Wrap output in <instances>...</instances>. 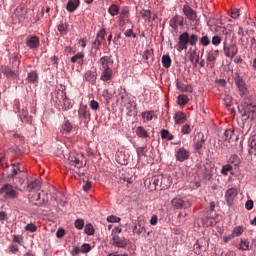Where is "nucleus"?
I'll return each instance as SVG.
<instances>
[{"label":"nucleus","instance_id":"obj_1","mask_svg":"<svg viewBox=\"0 0 256 256\" xmlns=\"http://www.w3.org/2000/svg\"><path fill=\"white\" fill-rule=\"evenodd\" d=\"M69 165L76 169H83L87 165L85 161V155L83 153L70 152L68 157Z\"/></svg>","mask_w":256,"mask_h":256},{"label":"nucleus","instance_id":"obj_2","mask_svg":"<svg viewBox=\"0 0 256 256\" xmlns=\"http://www.w3.org/2000/svg\"><path fill=\"white\" fill-rule=\"evenodd\" d=\"M122 105L127 109V115H137V103L127 96H122Z\"/></svg>","mask_w":256,"mask_h":256},{"label":"nucleus","instance_id":"obj_3","mask_svg":"<svg viewBox=\"0 0 256 256\" xmlns=\"http://www.w3.org/2000/svg\"><path fill=\"white\" fill-rule=\"evenodd\" d=\"M243 121H247L250 119L251 121H255L256 119V104L250 103L248 104L245 112L242 114Z\"/></svg>","mask_w":256,"mask_h":256},{"label":"nucleus","instance_id":"obj_4","mask_svg":"<svg viewBox=\"0 0 256 256\" xmlns=\"http://www.w3.org/2000/svg\"><path fill=\"white\" fill-rule=\"evenodd\" d=\"M171 205L175 209H189L193 203L190 200H183L179 197H175L171 200Z\"/></svg>","mask_w":256,"mask_h":256},{"label":"nucleus","instance_id":"obj_5","mask_svg":"<svg viewBox=\"0 0 256 256\" xmlns=\"http://www.w3.org/2000/svg\"><path fill=\"white\" fill-rule=\"evenodd\" d=\"M215 219H217V211H206L202 218L203 225L205 227H213L215 225Z\"/></svg>","mask_w":256,"mask_h":256},{"label":"nucleus","instance_id":"obj_6","mask_svg":"<svg viewBox=\"0 0 256 256\" xmlns=\"http://www.w3.org/2000/svg\"><path fill=\"white\" fill-rule=\"evenodd\" d=\"M169 25L174 29V31H177L179 27L180 29H183V27H185V18L180 15H175L171 18Z\"/></svg>","mask_w":256,"mask_h":256},{"label":"nucleus","instance_id":"obj_7","mask_svg":"<svg viewBox=\"0 0 256 256\" xmlns=\"http://www.w3.org/2000/svg\"><path fill=\"white\" fill-rule=\"evenodd\" d=\"M223 48H224V54L229 59H233V57H235V55H237V52H238L237 44L227 45V41H224Z\"/></svg>","mask_w":256,"mask_h":256},{"label":"nucleus","instance_id":"obj_8","mask_svg":"<svg viewBox=\"0 0 256 256\" xmlns=\"http://www.w3.org/2000/svg\"><path fill=\"white\" fill-rule=\"evenodd\" d=\"M248 155L256 157V134H251L247 141Z\"/></svg>","mask_w":256,"mask_h":256},{"label":"nucleus","instance_id":"obj_9","mask_svg":"<svg viewBox=\"0 0 256 256\" xmlns=\"http://www.w3.org/2000/svg\"><path fill=\"white\" fill-rule=\"evenodd\" d=\"M111 245L118 247L119 249H125L127 247V238L119 237L117 234H113L111 239Z\"/></svg>","mask_w":256,"mask_h":256},{"label":"nucleus","instance_id":"obj_10","mask_svg":"<svg viewBox=\"0 0 256 256\" xmlns=\"http://www.w3.org/2000/svg\"><path fill=\"white\" fill-rule=\"evenodd\" d=\"M3 193L10 199H16L17 197V191L13 189V185L11 184H4V186L0 188V195H3Z\"/></svg>","mask_w":256,"mask_h":256},{"label":"nucleus","instance_id":"obj_11","mask_svg":"<svg viewBox=\"0 0 256 256\" xmlns=\"http://www.w3.org/2000/svg\"><path fill=\"white\" fill-rule=\"evenodd\" d=\"M182 11L185 17L188 19V21H192V22L197 21V12L193 10L191 6H189L188 4H185L183 6Z\"/></svg>","mask_w":256,"mask_h":256},{"label":"nucleus","instance_id":"obj_12","mask_svg":"<svg viewBox=\"0 0 256 256\" xmlns=\"http://www.w3.org/2000/svg\"><path fill=\"white\" fill-rule=\"evenodd\" d=\"M78 117L80 121H87V119H91V113L89 112V108L85 104H81L78 110Z\"/></svg>","mask_w":256,"mask_h":256},{"label":"nucleus","instance_id":"obj_13","mask_svg":"<svg viewBox=\"0 0 256 256\" xmlns=\"http://www.w3.org/2000/svg\"><path fill=\"white\" fill-rule=\"evenodd\" d=\"M236 197H237V188L232 187L226 191L225 199L229 207L233 205V201L235 200Z\"/></svg>","mask_w":256,"mask_h":256},{"label":"nucleus","instance_id":"obj_14","mask_svg":"<svg viewBox=\"0 0 256 256\" xmlns=\"http://www.w3.org/2000/svg\"><path fill=\"white\" fill-rule=\"evenodd\" d=\"M234 81L239 89L240 95H246L247 94V84L245 83V80H243V77L237 76V77H235Z\"/></svg>","mask_w":256,"mask_h":256},{"label":"nucleus","instance_id":"obj_15","mask_svg":"<svg viewBox=\"0 0 256 256\" xmlns=\"http://www.w3.org/2000/svg\"><path fill=\"white\" fill-rule=\"evenodd\" d=\"M189 151L185 148H179L176 151V161H179L180 163H183V161H187V159H189Z\"/></svg>","mask_w":256,"mask_h":256},{"label":"nucleus","instance_id":"obj_16","mask_svg":"<svg viewBox=\"0 0 256 256\" xmlns=\"http://www.w3.org/2000/svg\"><path fill=\"white\" fill-rule=\"evenodd\" d=\"M19 119L22 123H27L28 125H31L33 123V118L29 116V111L27 110V106H22V114L19 116Z\"/></svg>","mask_w":256,"mask_h":256},{"label":"nucleus","instance_id":"obj_17","mask_svg":"<svg viewBox=\"0 0 256 256\" xmlns=\"http://www.w3.org/2000/svg\"><path fill=\"white\" fill-rule=\"evenodd\" d=\"M0 71L7 79H17V77H19V74L9 68V66H1Z\"/></svg>","mask_w":256,"mask_h":256},{"label":"nucleus","instance_id":"obj_18","mask_svg":"<svg viewBox=\"0 0 256 256\" xmlns=\"http://www.w3.org/2000/svg\"><path fill=\"white\" fill-rule=\"evenodd\" d=\"M36 201L38 203H36L35 205H38V207H42V205H47V203H49V195L45 191H42V193L37 194Z\"/></svg>","mask_w":256,"mask_h":256},{"label":"nucleus","instance_id":"obj_19","mask_svg":"<svg viewBox=\"0 0 256 256\" xmlns=\"http://www.w3.org/2000/svg\"><path fill=\"white\" fill-rule=\"evenodd\" d=\"M203 145H205V134H203V132H198L196 134V142L194 144L196 151L203 149Z\"/></svg>","mask_w":256,"mask_h":256},{"label":"nucleus","instance_id":"obj_20","mask_svg":"<svg viewBox=\"0 0 256 256\" xmlns=\"http://www.w3.org/2000/svg\"><path fill=\"white\" fill-rule=\"evenodd\" d=\"M173 183V178L171 176L162 175L160 178V187L162 190L169 189Z\"/></svg>","mask_w":256,"mask_h":256},{"label":"nucleus","instance_id":"obj_21","mask_svg":"<svg viewBox=\"0 0 256 256\" xmlns=\"http://www.w3.org/2000/svg\"><path fill=\"white\" fill-rule=\"evenodd\" d=\"M23 105L27 109V102L20 101L18 99H16V101H14V112L18 113V117H21V115H23Z\"/></svg>","mask_w":256,"mask_h":256},{"label":"nucleus","instance_id":"obj_22","mask_svg":"<svg viewBox=\"0 0 256 256\" xmlns=\"http://www.w3.org/2000/svg\"><path fill=\"white\" fill-rule=\"evenodd\" d=\"M173 119H174L176 125H183V123H185V121H187V114H185L181 111H178L174 114Z\"/></svg>","mask_w":256,"mask_h":256},{"label":"nucleus","instance_id":"obj_23","mask_svg":"<svg viewBox=\"0 0 256 256\" xmlns=\"http://www.w3.org/2000/svg\"><path fill=\"white\" fill-rule=\"evenodd\" d=\"M26 80L32 85H37V83H39V74L36 72V70H32L27 74Z\"/></svg>","mask_w":256,"mask_h":256},{"label":"nucleus","instance_id":"obj_24","mask_svg":"<svg viewBox=\"0 0 256 256\" xmlns=\"http://www.w3.org/2000/svg\"><path fill=\"white\" fill-rule=\"evenodd\" d=\"M39 37L38 36H31L27 41H26V45L27 47H29L30 49H37V47H39Z\"/></svg>","mask_w":256,"mask_h":256},{"label":"nucleus","instance_id":"obj_25","mask_svg":"<svg viewBox=\"0 0 256 256\" xmlns=\"http://www.w3.org/2000/svg\"><path fill=\"white\" fill-rule=\"evenodd\" d=\"M223 141H226V143H231L235 139V130L233 129H227L224 131V134L222 136Z\"/></svg>","mask_w":256,"mask_h":256},{"label":"nucleus","instance_id":"obj_26","mask_svg":"<svg viewBox=\"0 0 256 256\" xmlns=\"http://www.w3.org/2000/svg\"><path fill=\"white\" fill-rule=\"evenodd\" d=\"M80 1L79 0H69L67 5H66V10L69 13H74V11H77L79 8Z\"/></svg>","mask_w":256,"mask_h":256},{"label":"nucleus","instance_id":"obj_27","mask_svg":"<svg viewBox=\"0 0 256 256\" xmlns=\"http://www.w3.org/2000/svg\"><path fill=\"white\" fill-rule=\"evenodd\" d=\"M217 57H219V50H210L206 52L207 63H213L214 61H217Z\"/></svg>","mask_w":256,"mask_h":256},{"label":"nucleus","instance_id":"obj_28","mask_svg":"<svg viewBox=\"0 0 256 256\" xmlns=\"http://www.w3.org/2000/svg\"><path fill=\"white\" fill-rule=\"evenodd\" d=\"M60 131H61V133H63V135H67L71 131H73V125L71 124V122H69V120H65L64 123L61 126Z\"/></svg>","mask_w":256,"mask_h":256},{"label":"nucleus","instance_id":"obj_29","mask_svg":"<svg viewBox=\"0 0 256 256\" xmlns=\"http://www.w3.org/2000/svg\"><path fill=\"white\" fill-rule=\"evenodd\" d=\"M84 79L85 81H88V83H95L97 81V73L91 70H88L84 74Z\"/></svg>","mask_w":256,"mask_h":256},{"label":"nucleus","instance_id":"obj_30","mask_svg":"<svg viewBox=\"0 0 256 256\" xmlns=\"http://www.w3.org/2000/svg\"><path fill=\"white\" fill-rule=\"evenodd\" d=\"M135 149H136L138 159H141V157H147V151H149L147 149V144H144L141 147L136 146Z\"/></svg>","mask_w":256,"mask_h":256},{"label":"nucleus","instance_id":"obj_31","mask_svg":"<svg viewBox=\"0 0 256 256\" xmlns=\"http://www.w3.org/2000/svg\"><path fill=\"white\" fill-rule=\"evenodd\" d=\"M161 139L164 141H173L175 139V136L169 132L167 129H162L160 131Z\"/></svg>","mask_w":256,"mask_h":256},{"label":"nucleus","instance_id":"obj_32","mask_svg":"<svg viewBox=\"0 0 256 256\" xmlns=\"http://www.w3.org/2000/svg\"><path fill=\"white\" fill-rule=\"evenodd\" d=\"M99 63L102 66V69H110L109 63H113V60H111V56H103L100 58Z\"/></svg>","mask_w":256,"mask_h":256},{"label":"nucleus","instance_id":"obj_33","mask_svg":"<svg viewBox=\"0 0 256 256\" xmlns=\"http://www.w3.org/2000/svg\"><path fill=\"white\" fill-rule=\"evenodd\" d=\"M136 135L137 137H140V139H147V137H149V132H147L143 126H138L136 128Z\"/></svg>","mask_w":256,"mask_h":256},{"label":"nucleus","instance_id":"obj_34","mask_svg":"<svg viewBox=\"0 0 256 256\" xmlns=\"http://www.w3.org/2000/svg\"><path fill=\"white\" fill-rule=\"evenodd\" d=\"M112 76H113V70H111V68H106L102 72L101 80L102 81H111Z\"/></svg>","mask_w":256,"mask_h":256},{"label":"nucleus","instance_id":"obj_35","mask_svg":"<svg viewBox=\"0 0 256 256\" xmlns=\"http://www.w3.org/2000/svg\"><path fill=\"white\" fill-rule=\"evenodd\" d=\"M229 163L234 165V167H239L241 165V158L237 154H232L229 158Z\"/></svg>","mask_w":256,"mask_h":256},{"label":"nucleus","instance_id":"obj_36","mask_svg":"<svg viewBox=\"0 0 256 256\" xmlns=\"http://www.w3.org/2000/svg\"><path fill=\"white\" fill-rule=\"evenodd\" d=\"M25 8L24 7H17L15 9L14 15L18 17L19 21H23L25 19Z\"/></svg>","mask_w":256,"mask_h":256},{"label":"nucleus","instance_id":"obj_37","mask_svg":"<svg viewBox=\"0 0 256 256\" xmlns=\"http://www.w3.org/2000/svg\"><path fill=\"white\" fill-rule=\"evenodd\" d=\"M35 187H39V182L37 180H27L26 191L31 193Z\"/></svg>","mask_w":256,"mask_h":256},{"label":"nucleus","instance_id":"obj_38","mask_svg":"<svg viewBox=\"0 0 256 256\" xmlns=\"http://www.w3.org/2000/svg\"><path fill=\"white\" fill-rule=\"evenodd\" d=\"M154 50L153 49H146L143 54L142 57L145 61H149V59H152V61H154Z\"/></svg>","mask_w":256,"mask_h":256},{"label":"nucleus","instance_id":"obj_39","mask_svg":"<svg viewBox=\"0 0 256 256\" xmlns=\"http://www.w3.org/2000/svg\"><path fill=\"white\" fill-rule=\"evenodd\" d=\"M203 249V241L197 240L193 246V251L195 255H201V250Z\"/></svg>","mask_w":256,"mask_h":256},{"label":"nucleus","instance_id":"obj_40","mask_svg":"<svg viewBox=\"0 0 256 256\" xmlns=\"http://www.w3.org/2000/svg\"><path fill=\"white\" fill-rule=\"evenodd\" d=\"M108 13H110L112 17L119 15V6L117 4H111L108 8Z\"/></svg>","mask_w":256,"mask_h":256},{"label":"nucleus","instance_id":"obj_41","mask_svg":"<svg viewBox=\"0 0 256 256\" xmlns=\"http://www.w3.org/2000/svg\"><path fill=\"white\" fill-rule=\"evenodd\" d=\"M199 41V36L197 34H191L188 36V45H191V47H195Z\"/></svg>","mask_w":256,"mask_h":256},{"label":"nucleus","instance_id":"obj_42","mask_svg":"<svg viewBox=\"0 0 256 256\" xmlns=\"http://www.w3.org/2000/svg\"><path fill=\"white\" fill-rule=\"evenodd\" d=\"M162 65L165 69H169V67H171V56L163 55L162 56Z\"/></svg>","mask_w":256,"mask_h":256},{"label":"nucleus","instance_id":"obj_43","mask_svg":"<svg viewBox=\"0 0 256 256\" xmlns=\"http://www.w3.org/2000/svg\"><path fill=\"white\" fill-rule=\"evenodd\" d=\"M178 99V105H187L189 103V97L185 94H180L177 97Z\"/></svg>","mask_w":256,"mask_h":256},{"label":"nucleus","instance_id":"obj_44","mask_svg":"<svg viewBox=\"0 0 256 256\" xmlns=\"http://www.w3.org/2000/svg\"><path fill=\"white\" fill-rule=\"evenodd\" d=\"M140 15L144 21L151 22V10H142L140 11Z\"/></svg>","mask_w":256,"mask_h":256},{"label":"nucleus","instance_id":"obj_45","mask_svg":"<svg viewBox=\"0 0 256 256\" xmlns=\"http://www.w3.org/2000/svg\"><path fill=\"white\" fill-rule=\"evenodd\" d=\"M84 233L86 235H95V228H93V224L89 223V224H86L85 227H84Z\"/></svg>","mask_w":256,"mask_h":256},{"label":"nucleus","instance_id":"obj_46","mask_svg":"<svg viewBox=\"0 0 256 256\" xmlns=\"http://www.w3.org/2000/svg\"><path fill=\"white\" fill-rule=\"evenodd\" d=\"M99 47H101V40L96 38L92 43V53H94V55H97V51H99Z\"/></svg>","mask_w":256,"mask_h":256},{"label":"nucleus","instance_id":"obj_47","mask_svg":"<svg viewBox=\"0 0 256 256\" xmlns=\"http://www.w3.org/2000/svg\"><path fill=\"white\" fill-rule=\"evenodd\" d=\"M178 41L180 43H186L189 45V32H184L182 33L179 38H178Z\"/></svg>","mask_w":256,"mask_h":256},{"label":"nucleus","instance_id":"obj_48","mask_svg":"<svg viewBox=\"0 0 256 256\" xmlns=\"http://www.w3.org/2000/svg\"><path fill=\"white\" fill-rule=\"evenodd\" d=\"M73 104L67 100V96L63 99V106H62V111H69V109H72Z\"/></svg>","mask_w":256,"mask_h":256},{"label":"nucleus","instance_id":"obj_49","mask_svg":"<svg viewBox=\"0 0 256 256\" xmlns=\"http://www.w3.org/2000/svg\"><path fill=\"white\" fill-rule=\"evenodd\" d=\"M143 231H145V227L141 226V223H138L133 227V233H136V235H141Z\"/></svg>","mask_w":256,"mask_h":256},{"label":"nucleus","instance_id":"obj_50","mask_svg":"<svg viewBox=\"0 0 256 256\" xmlns=\"http://www.w3.org/2000/svg\"><path fill=\"white\" fill-rule=\"evenodd\" d=\"M239 249L241 251H249V240H241Z\"/></svg>","mask_w":256,"mask_h":256},{"label":"nucleus","instance_id":"obj_51","mask_svg":"<svg viewBox=\"0 0 256 256\" xmlns=\"http://www.w3.org/2000/svg\"><path fill=\"white\" fill-rule=\"evenodd\" d=\"M229 171H233V166L231 164H225L222 166L221 173L222 175H228Z\"/></svg>","mask_w":256,"mask_h":256},{"label":"nucleus","instance_id":"obj_52","mask_svg":"<svg viewBox=\"0 0 256 256\" xmlns=\"http://www.w3.org/2000/svg\"><path fill=\"white\" fill-rule=\"evenodd\" d=\"M244 229L242 226H237L233 229L232 236L233 237H239V235H242Z\"/></svg>","mask_w":256,"mask_h":256},{"label":"nucleus","instance_id":"obj_53","mask_svg":"<svg viewBox=\"0 0 256 256\" xmlns=\"http://www.w3.org/2000/svg\"><path fill=\"white\" fill-rule=\"evenodd\" d=\"M200 45H203L204 47L211 45V40L209 39V36H202L200 38Z\"/></svg>","mask_w":256,"mask_h":256},{"label":"nucleus","instance_id":"obj_54","mask_svg":"<svg viewBox=\"0 0 256 256\" xmlns=\"http://www.w3.org/2000/svg\"><path fill=\"white\" fill-rule=\"evenodd\" d=\"M84 57L85 55L83 54V52H78L76 55L71 57V63H77L79 59H83Z\"/></svg>","mask_w":256,"mask_h":256},{"label":"nucleus","instance_id":"obj_55","mask_svg":"<svg viewBox=\"0 0 256 256\" xmlns=\"http://www.w3.org/2000/svg\"><path fill=\"white\" fill-rule=\"evenodd\" d=\"M141 117L146 119V121H153V112H142Z\"/></svg>","mask_w":256,"mask_h":256},{"label":"nucleus","instance_id":"obj_56","mask_svg":"<svg viewBox=\"0 0 256 256\" xmlns=\"http://www.w3.org/2000/svg\"><path fill=\"white\" fill-rule=\"evenodd\" d=\"M57 29L60 35H67V24H59L57 26Z\"/></svg>","mask_w":256,"mask_h":256},{"label":"nucleus","instance_id":"obj_57","mask_svg":"<svg viewBox=\"0 0 256 256\" xmlns=\"http://www.w3.org/2000/svg\"><path fill=\"white\" fill-rule=\"evenodd\" d=\"M25 231H29V233H35L37 231V226L33 223L27 224L25 226Z\"/></svg>","mask_w":256,"mask_h":256},{"label":"nucleus","instance_id":"obj_58","mask_svg":"<svg viewBox=\"0 0 256 256\" xmlns=\"http://www.w3.org/2000/svg\"><path fill=\"white\" fill-rule=\"evenodd\" d=\"M12 65H14L16 69H19V65H21V60L19 59V55H14L12 57Z\"/></svg>","mask_w":256,"mask_h":256},{"label":"nucleus","instance_id":"obj_59","mask_svg":"<svg viewBox=\"0 0 256 256\" xmlns=\"http://www.w3.org/2000/svg\"><path fill=\"white\" fill-rule=\"evenodd\" d=\"M74 225L76 227V229H83V227H85V221L83 219H77L75 222H74Z\"/></svg>","mask_w":256,"mask_h":256},{"label":"nucleus","instance_id":"obj_60","mask_svg":"<svg viewBox=\"0 0 256 256\" xmlns=\"http://www.w3.org/2000/svg\"><path fill=\"white\" fill-rule=\"evenodd\" d=\"M182 135H189L191 133V125L185 124L181 129Z\"/></svg>","mask_w":256,"mask_h":256},{"label":"nucleus","instance_id":"obj_61","mask_svg":"<svg viewBox=\"0 0 256 256\" xmlns=\"http://www.w3.org/2000/svg\"><path fill=\"white\" fill-rule=\"evenodd\" d=\"M107 34V31L105 28H102L96 35V39H101L103 41L105 39V35Z\"/></svg>","mask_w":256,"mask_h":256},{"label":"nucleus","instance_id":"obj_62","mask_svg":"<svg viewBox=\"0 0 256 256\" xmlns=\"http://www.w3.org/2000/svg\"><path fill=\"white\" fill-rule=\"evenodd\" d=\"M107 221L108 223H119V221H121V218L114 215H110L107 217Z\"/></svg>","mask_w":256,"mask_h":256},{"label":"nucleus","instance_id":"obj_63","mask_svg":"<svg viewBox=\"0 0 256 256\" xmlns=\"http://www.w3.org/2000/svg\"><path fill=\"white\" fill-rule=\"evenodd\" d=\"M118 162L120 163V165H127L128 160L125 159V154L120 153V155H118Z\"/></svg>","mask_w":256,"mask_h":256},{"label":"nucleus","instance_id":"obj_64","mask_svg":"<svg viewBox=\"0 0 256 256\" xmlns=\"http://www.w3.org/2000/svg\"><path fill=\"white\" fill-rule=\"evenodd\" d=\"M80 249L81 253H89L91 251V244L84 243Z\"/></svg>","mask_w":256,"mask_h":256}]
</instances>
